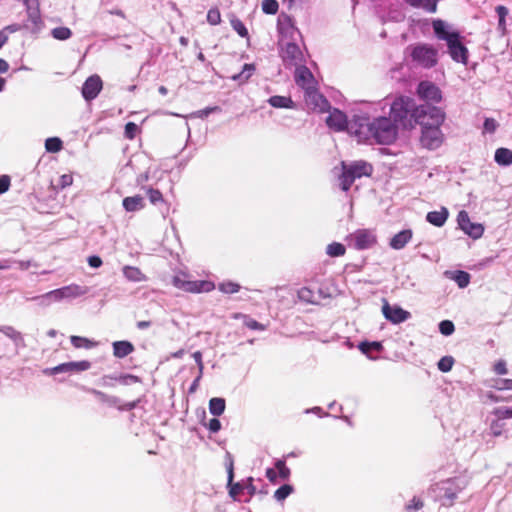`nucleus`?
I'll return each instance as SVG.
<instances>
[{
	"label": "nucleus",
	"mask_w": 512,
	"mask_h": 512,
	"mask_svg": "<svg viewBox=\"0 0 512 512\" xmlns=\"http://www.w3.org/2000/svg\"><path fill=\"white\" fill-rule=\"evenodd\" d=\"M72 31L65 26L55 27L51 30V36L59 41H65L72 37Z\"/></svg>",
	"instance_id": "obj_35"
},
{
	"label": "nucleus",
	"mask_w": 512,
	"mask_h": 512,
	"mask_svg": "<svg viewBox=\"0 0 512 512\" xmlns=\"http://www.w3.org/2000/svg\"><path fill=\"white\" fill-rule=\"evenodd\" d=\"M345 251H346L345 246L338 242H333V243L329 244L326 248V253L330 257L343 256L345 254Z\"/></svg>",
	"instance_id": "obj_42"
},
{
	"label": "nucleus",
	"mask_w": 512,
	"mask_h": 512,
	"mask_svg": "<svg viewBox=\"0 0 512 512\" xmlns=\"http://www.w3.org/2000/svg\"><path fill=\"white\" fill-rule=\"evenodd\" d=\"M326 123L329 128L334 129L335 131L348 130L351 133L353 132V127L350 126L346 114L339 109H333L329 113Z\"/></svg>",
	"instance_id": "obj_17"
},
{
	"label": "nucleus",
	"mask_w": 512,
	"mask_h": 512,
	"mask_svg": "<svg viewBox=\"0 0 512 512\" xmlns=\"http://www.w3.org/2000/svg\"><path fill=\"white\" fill-rule=\"evenodd\" d=\"M235 318H243L244 320V325L251 329V330H260V331H263L266 329L265 325H263L262 323L254 320L253 318L247 316V315H243V314H236L235 315Z\"/></svg>",
	"instance_id": "obj_40"
},
{
	"label": "nucleus",
	"mask_w": 512,
	"mask_h": 512,
	"mask_svg": "<svg viewBox=\"0 0 512 512\" xmlns=\"http://www.w3.org/2000/svg\"><path fill=\"white\" fill-rule=\"evenodd\" d=\"M346 168L355 179L361 178L362 176H370L373 171L372 165L365 161H355L346 164Z\"/></svg>",
	"instance_id": "obj_20"
},
{
	"label": "nucleus",
	"mask_w": 512,
	"mask_h": 512,
	"mask_svg": "<svg viewBox=\"0 0 512 512\" xmlns=\"http://www.w3.org/2000/svg\"><path fill=\"white\" fill-rule=\"evenodd\" d=\"M83 390L92 394L97 400L110 407L117 406L120 403V399L116 396L108 395L100 390L94 388L83 387Z\"/></svg>",
	"instance_id": "obj_23"
},
{
	"label": "nucleus",
	"mask_w": 512,
	"mask_h": 512,
	"mask_svg": "<svg viewBox=\"0 0 512 512\" xmlns=\"http://www.w3.org/2000/svg\"><path fill=\"white\" fill-rule=\"evenodd\" d=\"M494 160L501 166H509L512 164V151L508 148H498L495 151Z\"/></svg>",
	"instance_id": "obj_30"
},
{
	"label": "nucleus",
	"mask_w": 512,
	"mask_h": 512,
	"mask_svg": "<svg viewBox=\"0 0 512 512\" xmlns=\"http://www.w3.org/2000/svg\"><path fill=\"white\" fill-rule=\"evenodd\" d=\"M138 130V126L133 122H128L125 125V136L128 139H133L136 135V132Z\"/></svg>",
	"instance_id": "obj_58"
},
{
	"label": "nucleus",
	"mask_w": 512,
	"mask_h": 512,
	"mask_svg": "<svg viewBox=\"0 0 512 512\" xmlns=\"http://www.w3.org/2000/svg\"><path fill=\"white\" fill-rule=\"evenodd\" d=\"M376 242L375 233L369 229H357L347 237L348 246L356 250L370 249Z\"/></svg>",
	"instance_id": "obj_9"
},
{
	"label": "nucleus",
	"mask_w": 512,
	"mask_h": 512,
	"mask_svg": "<svg viewBox=\"0 0 512 512\" xmlns=\"http://www.w3.org/2000/svg\"><path fill=\"white\" fill-rule=\"evenodd\" d=\"M115 381H117L118 383L122 384V385H132L134 383H138L140 382V378L136 375H132V374H120V375H115Z\"/></svg>",
	"instance_id": "obj_47"
},
{
	"label": "nucleus",
	"mask_w": 512,
	"mask_h": 512,
	"mask_svg": "<svg viewBox=\"0 0 512 512\" xmlns=\"http://www.w3.org/2000/svg\"><path fill=\"white\" fill-rule=\"evenodd\" d=\"M413 61L424 68H432L437 64L438 51L432 45L419 44L415 46L411 53Z\"/></svg>",
	"instance_id": "obj_8"
},
{
	"label": "nucleus",
	"mask_w": 512,
	"mask_h": 512,
	"mask_svg": "<svg viewBox=\"0 0 512 512\" xmlns=\"http://www.w3.org/2000/svg\"><path fill=\"white\" fill-rule=\"evenodd\" d=\"M11 185V178L8 175L0 176V194L6 193Z\"/></svg>",
	"instance_id": "obj_57"
},
{
	"label": "nucleus",
	"mask_w": 512,
	"mask_h": 512,
	"mask_svg": "<svg viewBox=\"0 0 512 512\" xmlns=\"http://www.w3.org/2000/svg\"><path fill=\"white\" fill-rule=\"evenodd\" d=\"M384 317L393 324H400L411 317L410 312L404 310L398 305L391 306L387 301L382 306Z\"/></svg>",
	"instance_id": "obj_16"
},
{
	"label": "nucleus",
	"mask_w": 512,
	"mask_h": 512,
	"mask_svg": "<svg viewBox=\"0 0 512 512\" xmlns=\"http://www.w3.org/2000/svg\"><path fill=\"white\" fill-rule=\"evenodd\" d=\"M255 71L253 64H244L243 69L240 73L233 75L231 78L239 83H245L252 76Z\"/></svg>",
	"instance_id": "obj_34"
},
{
	"label": "nucleus",
	"mask_w": 512,
	"mask_h": 512,
	"mask_svg": "<svg viewBox=\"0 0 512 512\" xmlns=\"http://www.w3.org/2000/svg\"><path fill=\"white\" fill-rule=\"evenodd\" d=\"M277 29L282 41H297L301 36L300 31L295 27L293 19L287 14H280L277 21Z\"/></svg>",
	"instance_id": "obj_11"
},
{
	"label": "nucleus",
	"mask_w": 512,
	"mask_h": 512,
	"mask_svg": "<svg viewBox=\"0 0 512 512\" xmlns=\"http://www.w3.org/2000/svg\"><path fill=\"white\" fill-rule=\"evenodd\" d=\"M275 468L278 470L277 474H278V477H279V478H281L282 480H287V479H289L290 474H291V471H290V469L286 466V463H285V460H284V459H278V460L275 462Z\"/></svg>",
	"instance_id": "obj_45"
},
{
	"label": "nucleus",
	"mask_w": 512,
	"mask_h": 512,
	"mask_svg": "<svg viewBox=\"0 0 512 512\" xmlns=\"http://www.w3.org/2000/svg\"><path fill=\"white\" fill-rule=\"evenodd\" d=\"M87 261L92 268H99L102 265V259L96 255L89 256Z\"/></svg>",
	"instance_id": "obj_64"
},
{
	"label": "nucleus",
	"mask_w": 512,
	"mask_h": 512,
	"mask_svg": "<svg viewBox=\"0 0 512 512\" xmlns=\"http://www.w3.org/2000/svg\"><path fill=\"white\" fill-rule=\"evenodd\" d=\"M504 427L505 422L495 419L490 424V433L493 436L498 437L502 434Z\"/></svg>",
	"instance_id": "obj_54"
},
{
	"label": "nucleus",
	"mask_w": 512,
	"mask_h": 512,
	"mask_svg": "<svg viewBox=\"0 0 512 512\" xmlns=\"http://www.w3.org/2000/svg\"><path fill=\"white\" fill-rule=\"evenodd\" d=\"M432 27L436 38L446 42L447 52L451 59L455 62L466 64L469 58V51L463 43L464 37L461 36L460 32L441 19L434 20Z\"/></svg>",
	"instance_id": "obj_2"
},
{
	"label": "nucleus",
	"mask_w": 512,
	"mask_h": 512,
	"mask_svg": "<svg viewBox=\"0 0 512 512\" xmlns=\"http://www.w3.org/2000/svg\"><path fill=\"white\" fill-rule=\"evenodd\" d=\"M439 331L444 336H449L455 331V326L450 320H443L439 323Z\"/></svg>",
	"instance_id": "obj_51"
},
{
	"label": "nucleus",
	"mask_w": 512,
	"mask_h": 512,
	"mask_svg": "<svg viewBox=\"0 0 512 512\" xmlns=\"http://www.w3.org/2000/svg\"><path fill=\"white\" fill-rule=\"evenodd\" d=\"M240 285L238 283L232 282V281H224L222 283H219L218 289L222 293L225 294H234L237 293L240 290Z\"/></svg>",
	"instance_id": "obj_44"
},
{
	"label": "nucleus",
	"mask_w": 512,
	"mask_h": 512,
	"mask_svg": "<svg viewBox=\"0 0 512 512\" xmlns=\"http://www.w3.org/2000/svg\"><path fill=\"white\" fill-rule=\"evenodd\" d=\"M497 126L498 124L493 118H486L483 125L485 132L488 133H494L497 129Z\"/></svg>",
	"instance_id": "obj_60"
},
{
	"label": "nucleus",
	"mask_w": 512,
	"mask_h": 512,
	"mask_svg": "<svg viewBox=\"0 0 512 512\" xmlns=\"http://www.w3.org/2000/svg\"><path fill=\"white\" fill-rule=\"evenodd\" d=\"M493 414L497 417V420L504 422L505 419L512 418V406L495 408Z\"/></svg>",
	"instance_id": "obj_49"
},
{
	"label": "nucleus",
	"mask_w": 512,
	"mask_h": 512,
	"mask_svg": "<svg viewBox=\"0 0 512 512\" xmlns=\"http://www.w3.org/2000/svg\"><path fill=\"white\" fill-rule=\"evenodd\" d=\"M431 106L429 104L416 106L412 98L399 96L391 103L390 118L403 129H412L417 123H425V113Z\"/></svg>",
	"instance_id": "obj_1"
},
{
	"label": "nucleus",
	"mask_w": 512,
	"mask_h": 512,
	"mask_svg": "<svg viewBox=\"0 0 512 512\" xmlns=\"http://www.w3.org/2000/svg\"><path fill=\"white\" fill-rule=\"evenodd\" d=\"M459 228L473 239H479L484 233V227L480 223H473L468 213L462 210L457 215Z\"/></svg>",
	"instance_id": "obj_13"
},
{
	"label": "nucleus",
	"mask_w": 512,
	"mask_h": 512,
	"mask_svg": "<svg viewBox=\"0 0 512 512\" xmlns=\"http://www.w3.org/2000/svg\"><path fill=\"white\" fill-rule=\"evenodd\" d=\"M227 456L229 458V464L227 466V472H228V486L230 487V489H229L230 496L233 499H237V497L241 493H243L244 491H246L250 497L255 495L256 494V487L253 485V478L252 477H249L246 481L237 482V483H234V484L232 483L233 482V477H234L233 460H232L231 455L229 453L227 454Z\"/></svg>",
	"instance_id": "obj_7"
},
{
	"label": "nucleus",
	"mask_w": 512,
	"mask_h": 512,
	"mask_svg": "<svg viewBox=\"0 0 512 512\" xmlns=\"http://www.w3.org/2000/svg\"><path fill=\"white\" fill-rule=\"evenodd\" d=\"M207 428L212 433H217L221 429V422L217 418H212L207 424Z\"/></svg>",
	"instance_id": "obj_63"
},
{
	"label": "nucleus",
	"mask_w": 512,
	"mask_h": 512,
	"mask_svg": "<svg viewBox=\"0 0 512 512\" xmlns=\"http://www.w3.org/2000/svg\"><path fill=\"white\" fill-rule=\"evenodd\" d=\"M494 371L498 375L507 374L508 370H507L506 362L504 360L497 361L494 365Z\"/></svg>",
	"instance_id": "obj_62"
},
{
	"label": "nucleus",
	"mask_w": 512,
	"mask_h": 512,
	"mask_svg": "<svg viewBox=\"0 0 512 512\" xmlns=\"http://www.w3.org/2000/svg\"><path fill=\"white\" fill-rule=\"evenodd\" d=\"M493 387L497 390H512V379H497Z\"/></svg>",
	"instance_id": "obj_56"
},
{
	"label": "nucleus",
	"mask_w": 512,
	"mask_h": 512,
	"mask_svg": "<svg viewBox=\"0 0 512 512\" xmlns=\"http://www.w3.org/2000/svg\"><path fill=\"white\" fill-rule=\"evenodd\" d=\"M279 4L276 0H263L262 10L265 14L274 15L278 12Z\"/></svg>",
	"instance_id": "obj_48"
},
{
	"label": "nucleus",
	"mask_w": 512,
	"mask_h": 512,
	"mask_svg": "<svg viewBox=\"0 0 512 512\" xmlns=\"http://www.w3.org/2000/svg\"><path fill=\"white\" fill-rule=\"evenodd\" d=\"M103 88V81L97 74L89 76L82 85L81 94L85 101L94 100Z\"/></svg>",
	"instance_id": "obj_15"
},
{
	"label": "nucleus",
	"mask_w": 512,
	"mask_h": 512,
	"mask_svg": "<svg viewBox=\"0 0 512 512\" xmlns=\"http://www.w3.org/2000/svg\"><path fill=\"white\" fill-rule=\"evenodd\" d=\"M62 294L65 299H73L85 295L88 292L87 287H83L77 284H71L68 286L61 287Z\"/></svg>",
	"instance_id": "obj_27"
},
{
	"label": "nucleus",
	"mask_w": 512,
	"mask_h": 512,
	"mask_svg": "<svg viewBox=\"0 0 512 512\" xmlns=\"http://www.w3.org/2000/svg\"><path fill=\"white\" fill-rule=\"evenodd\" d=\"M424 122L418 123L421 128V144L423 147L434 150L440 147L443 142V133L440 126L445 120V113L436 106H431L425 113Z\"/></svg>",
	"instance_id": "obj_5"
},
{
	"label": "nucleus",
	"mask_w": 512,
	"mask_h": 512,
	"mask_svg": "<svg viewBox=\"0 0 512 512\" xmlns=\"http://www.w3.org/2000/svg\"><path fill=\"white\" fill-rule=\"evenodd\" d=\"M293 491L294 488L292 485L284 484L275 491L274 498L279 502L284 501L288 496H290L293 493Z\"/></svg>",
	"instance_id": "obj_41"
},
{
	"label": "nucleus",
	"mask_w": 512,
	"mask_h": 512,
	"mask_svg": "<svg viewBox=\"0 0 512 512\" xmlns=\"http://www.w3.org/2000/svg\"><path fill=\"white\" fill-rule=\"evenodd\" d=\"M62 140L58 137L47 138L45 141V149L47 152L56 153L62 149Z\"/></svg>",
	"instance_id": "obj_43"
},
{
	"label": "nucleus",
	"mask_w": 512,
	"mask_h": 512,
	"mask_svg": "<svg viewBox=\"0 0 512 512\" xmlns=\"http://www.w3.org/2000/svg\"><path fill=\"white\" fill-rule=\"evenodd\" d=\"M207 21L211 25H217L221 22V15L218 9L212 8L207 13Z\"/></svg>",
	"instance_id": "obj_55"
},
{
	"label": "nucleus",
	"mask_w": 512,
	"mask_h": 512,
	"mask_svg": "<svg viewBox=\"0 0 512 512\" xmlns=\"http://www.w3.org/2000/svg\"><path fill=\"white\" fill-rule=\"evenodd\" d=\"M122 205L127 212H137L145 207V199L141 195L125 197Z\"/></svg>",
	"instance_id": "obj_24"
},
{
	"label": "nucleus",
	"mask_w": 512,
	"mask_h": 512,
	"mask_svg": "<svg viewBox=\"0 0 512 512\" xmlns=\"http://www.w3.org/2000/svg\"><path fill=\"white\" fill-rule=\"evenodd\" d=\"M453 364H454V359L453 357L451 356H444L442 357L439 362H438V369L441 371V372H449L452 367H453Z\"/></svg>",
	"instance_id": "obj_50"
},
{
	"label": "nucleus",
	"mask_w": 512,
	"mask_h": 512,
	"mask_svg": "<svg viewBox=\"0 0 512 512\" xmlns=\"http://www.w3.org/2000/svg\"><path fill=\"white\" fill-rule=\"evenodd\" d=\"M124 277L131 282H142L146 280L145 275L141 272L138 267L124 266L123 269Z\"/></svg>",
	"instance_id": "obj_29"
},
{
	"label": "nucleus",
	"mask_w": 512,
	"mask_h": 512,
	"mask_svg": "<svg viewBox=\"0 0 512 512\" xmlns=\"http://www.w3.org/2000/svg\"><path fill=\"white\" fill-rule=\"evenodd\" d=\"M112 347L113 355L117 358H124L134 351L133 344L126 340L115 341L113 342Z\"/></svg>",
	"instance_id": "obj_26"
},
{
	"label": "nucleus",
	"mask_w": 512,
	"mask_h": 512,
	"mask_svg": "<svg viewBox=\"0 0 512 512\" xmlns=\"http://www.w3.org/2000/svg\"><path fill=\"white\" fill-rule=\"evenodd\" d=\"M0 332L12 339L17 346L23 345V337L21 333L16 331L12 326H2L0 327Z\"/></svg>",
	"instance_id": "obj_36"
},
{
	"label": "nucleus",
	"mask_w": 512,
	"mask_h": 512,
	"mask_svg": "<svg viewBox=\"0 0 512 512\" xmlns=\"http://www.w3.org/2000/svg\"><path fill=\"white\" fill-rule=\"evenodd\" d=\"M143 189H145L146 195L151 204L159 205L165 202L162 193L158 189L153 187H143Z\"/></svg>",
	"instance_id": "obj_37"
},
{
	"label": "nucleus",
	"mask_w": 512,
	"mask_h": 512,
	"mask_svg": "<svg viewBox=\"0 0 512 512\" xmlns=\"http://www.w3.org/2000/svg\"><path fill=\"white\" fill-rule=\"evenodd\" d=\"M448 216H449L448 209L445 207H442L438 211L428 212L426 215V220H427V222H429L430 224H432L436 227H442L446 223Z\"/></svg>",
	"instance_id": "obj_25"
},
{
	"label": "nucleus",
	"mask_w": 512,
	"mask_h": 512,
	"mask_svg": "<svg viewBox=\"0 0 512 512\" xmlns=\"http://www.w3.org/2000/svg\"><path fill=\"white\" fill-rule=\"evenodd\" d=\"M171 283L177 289L190 293L210 292L215 288L211 281L190 280L189 274L184 271L177 272L171 280Z\"/></svg>",
	"instance_id": "obj_6"
},
{
	"label": "nucleus",
	"mask_w": 512,
	"mask_h": 512,
	"mask_svg": "<svg viewBox=\"0 0 512 512\" xmlns=\"http://www.w3.org/2000/svg\"><path fill=\"white\" fill-rule=\"evenodd\" d=\"M295 81L298 86L309 91L313 88V75L304 65L296 66Z\"/></svg>",
	"instance_id": "obj_19"
},
{
	"label": "nucleus",
	"mask_w": 512,
	"mask_h": 512,
	"mask_svg": "<svg viewBox=\"0 0 512 512\" xmlns=\"http://www.w3.org/2000/svg\"><path fill=\"white\" fill-rule=\"evenodd\" d=\"M225 407L226 402L224 398L214 397L209 401V411L215 417L221 416L225 411Z\"/></svg>",
	"instance_id": "obj_31"
},
{
	"label": "nucleus",
	"mask_w": 512,
	"mask_h": 512,
	"mask_svg": "<svg viewBox=\"0 0 512 512\" xmlns=\"http://www.w3.org/2000/svg\"><path fill=\"white\" fill-rule=\"evenodd\" d=\"M412 235H413L412 230H410V229L402 230V231L398 232L397 234H395L391 238L389 245L391 248H393L395 250H401L412 239Z\"/></svg>",
	"instance_id": "obj_21"
},
{
	"label": "nucleus",
	"mask_w": 512,
	"mask_h": 512,
	"mask_svg": "<svg viewBox=\"0 0 512 512\" xmlns=\"http://www.w3.org/2000/svg\"><path fill=\"white\" fill-rule=\"evenodd\" d=\"M363 354L369 355L371 352H380L382 350V344L380 342H361L358 346Z\"/></svg>",
	"instance_id": "obj_38"
},
{
	"label": "nucleus",
	"mask_w": 512,
	"mask_h": 512,
	"mask_svg": "<svg viewBox=\"0 0 512 512\" xmlns=\"http://www.w3.org/2000/svg\"><path fill=\"white\" fill-rule=\"evenodd\" d=\"M116 382L115 375H104L99 380V384L103 387H114Z\"/></svg>",
	"instance_id": "obj_59"
},
{
	"label": "nucleus",
	"mask_w": 512,
	"mask_h": 512,
	"mask_svg": "<svg viewBox=\"0 0 512 512\" xmlns=\"http://www.w3.org/2000/svg\"><path fill=\"white\" fill-rule=\"evenodd\" d=\"M27 6L28 22L31 23L30 30L32 33H38L43 27L38 0H24Z\"/></svg>",
	"instance_id": "obj_18"
},
{
	"label": "nucleus",
	"mask_w": 512,
	"mask_h": 512,
	"mask_svg": "<svg viewBox=\"0 0 512 512\" xmlns=\"http://www.w3.org/2000/svg\"><path fill=\"white\" fill-rule=\"evenodd\" d=\"M268 103L274 108H293L294 102L291 97L275 95L268 99Z\"/></svg>",
	"instance_id": "obj_32"
},
{
	"label": "nucleus",
	"mask_w": 512,
	"mask_h": 512,
	"mask_svg": "<svg viewBox=\"0 0 512 512\" xmlns=\"http://www.w3.org/2000/svg\"><path fill=\"white\" fill-rule=\"evenodd\" d=\"M437 2L435 0H422L421 6L429 13L437 11Z\"/></svg>",
	"instance_id": "obj_61"
},
{
	"label": "nucleus",
	"mask_w": 512,
	"mask_h": 512,
	"mask_svg": "<svg viewBox=\"0 0 512 512\" xmlns=\"http://www.w3.org/2000/svg\"><path fill=\"white\" fill-rule=\"evenodd\" d=\"M70 341H71V344L75 347V348H86V349H90L92 347H94L96 345L95 342L85 338V337H81V336H71L70 337Z\"/></svg>",
	"instance_id": "obj_39"
},
{
	"label": "nucleus",
	"mask_w": 512,
	"mask_h": 512,
	"mask_svg": "<svg viewBox=\"0 0 512 512\" xmlns=\"http://www.w3.org/2000/svg\"><path fill=\"white\" fill-rule=\"evenodd\" d=\"M444 275L446 278L453 280L461 289L466 288L469 285L471 279V275L468 272L462 270H447L444 272Z\"/></svg>",
	"instance_id": "obj_22"
},
{
	"label": "nucleus",
	"mask_w": 512,
	"mask_h": 512,
	"mask_svg": "<svg viewBox=\"0 0 512 512\" xmlns=\"http://www.w3.org/2000/svg\"><path fill=\"white\" fill-rule=\"evenodd\" d=\"M42 299H48L52 302H58V301H61L64 298L63 294H62V288H58V289H55V290H52V291H49L45 294H43V297Z\"/></svg>",
	"instance_id": "obj_52"
},
{
	"label": "nucleus",
	"mask_w": 512,
	"mask_h": 512,
	"mask_svg": "<svg viewBox=\"0 0 512 512\" xmlns=\"http://www.w3.org/2000/svg\"><path fill=\"white\" fill-rule=\"evenodd\" d=\"M298 298L306 303L318 304L319 297L311 287H302L298 290Z\"/></svg>",
	"instance_id": "obj_33"
},
{
	"label": "nucleus",
	"mask_w": 512,
	"mask_h": 512,
	"mask_svg": "<svg viewBox=\"0 0 512 512\" xmlns=\"http://www.w3.org/2000/svg\"><path fill=\"white\" fill-rule=\"evenodd\" d=\"M341 166H342V173L339 175V185H340L341 190L347 192L356 179L346 168L345 162H342Z\"/></svg>",
	"instance_id": "obj_28"
},
{
	"label": "nucleus",
	"mask_w": 512,
	"mask_h": 512,
	"mask_svg": "<svg viewBox=\"0 0 512 512\" xmlns=\"http://www.w3.org/2000/svg\"><path fill=\"white\" fill-rule=\"evenodd\" d=\"M280 55L286 67H296L304 61L303 53L296 41L285 42L281 47Z\"/></svg>",
	"instance_id": "obj_10"
},
{
	"label": "nucleus",
	"mask_w": 512,
	"mask_h": 512,
	"mask_svg": "<svg viewBox=\"0 0 512 512\" xmlns=\"http://www.w3.org/2000/svg\"><path fill=\"white\" fill-rule=\"evenodd\" d=\"M424 506V502L419 498L414 496L409 503L406 504L405 509L407 512H415L422 509Z\"/></svg>",
	"instance_id": "obj_53"
},
{
	"label": "nucleus",
	"mask_w": 512,
	"mask_h": 512,
	"mask_svg": "<svg viewBox=\"0 0 512 512\" xmlns=\"http://www.w3.org/2000/svg\"><path fill=\"white\" fill-rule=\"evenodd\" d=\"M470 477L460 475L447 478L439 482L433 483L428 488V493L433 497L434 501L440 502L444 507L454 505L461 493L469 485Z\"/></svg>",
	"instance_id": "obj_4"
},
{
	"label": "nucleus",
	"mask_w": 512,
	"mask_h": 512,
	"mask_svg": "<svg viewBox=\"0 0 512 512\" xmlns=\"http://www.w3.org/2000/svg\"><path fill=\"white\" fill-rule=\"evenodd\" d=\"M230 24L232 28L239 34V36L243 38L248 37V30L239 18L233 16L230 20Z\"/></svg>",
	"instance_id": "obj_46"
},
{
	"label": "nucleus",
	"mask_w": 512,
	"mask_h": 512,
	"mask_svg": "<svg viewBox=\"0 0 512 512\" xmlns=\"http://www.w3.org/2000/svg\"><path fill=\"white\" fill-rule=\"evenodd\" d=\"M359 129L354 132L365 135L367 139H374L379 144H391L397 137L398 124L390 117H378L369 121L367 118H359Z\"/></svg>",
	"instance_id": "obj_3"
},
{
	"label": "nucleus",
	"mask_w": 512,
	"mask_h": 512,
	"mask_svg": "<svg viewBox=\"0 0 512 512\" xmlns=\"http://www.w3.org/2000/svg\"><path fill=\"white\" fill-rule=\"evenodd\" d=\"M90 368H91V362H89L87 360L71 361V362L61 363L52 368H47L44 370V373L47 375H57L60 373L74 374V373L87 371Z\"/></svg>",
	"instance_id": "obj_12"
},
{
	"label": "nucleus",
	"mask_w": 512,
	"mask_h": 512,
	"mask_svg": "<svg viewBox=\"0 0 512 512\" xmlns=\"http://www.w3.org/2000/svg\"><path fill=\"white\" fill-rule=\"evenodd\" d=\"M418 96L424 100L425 104L439 103L442 100L441 90L432 82L422 81L417 88Z\"/></svg>",
	"instance_id": "obj_14"
}]
</instances>
